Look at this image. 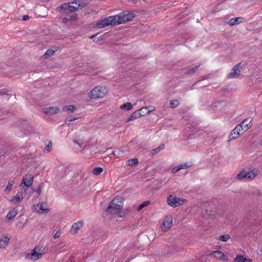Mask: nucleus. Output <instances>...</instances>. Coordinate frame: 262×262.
Wrapping results in <instances>:
<instances>
[{
  "mask_svg": "<svg viewBox=\"0 0 262 262\" xmlns=\"http://www.w3.org/2000/svg\"><path fill=\"white\" fill-rule=\"evenodd\" d=\"M124 199L121 196L115 197L109 204L106 209V212L109 214H115L119 217L125 216L121 211L123 208Z\"/></svg>",
  "mask_w": 262,
  "mask_h": 262,
  "instance_id": "f257e3e1",
  "label": "nucleus"
},
{
  "mask_svg": "<svg viewBox=\"0 0 262 262\" xmlns=\"http://www.w3.org/2000/svg\"><path fill=\"white\" fill-rule=\"evenodd\" d=\"M48 251V249L47 247L37 245L30 252L27 254L26 258L31 261H35L41 258Z\"/></svg>",
  "mask_w": 262,
  "mask_h": 262,
  "instance_id": "f03ea898",
  "label": "nucleus"
},
{
  "mask_svg": "<svg viewBox=\"0 0 262 262\" xmlns=\"http://www.w3.org/2000/svg\"><path fill=\"white\" fill-rule=\"evenodd\" d=\"M108 90L104 86L97 85L94 87L88 94L92 100H98L103 98L107 94Z\"/></svg>",
  "mask_w": 262,
  "mask_h": 262,
  "instance_id": "7ed1b4c3",
  "label": "nucleus"
},
{
  "mask_svg": "<svg viewBox=\"0 0 262 262\" xmlns=\"http://www.w3.org/2000/svg\"><path fill=\"white\" fill-rule=\"evenodd\" d=\"M259 173L257 169L251 170H243L237 174L235 179L239 181H251L253 180Z\"/></svg>",
  "mask_w": 262,
  "mask_h": 262,
  "instance_id": "20e7f679",
  "label": "nucleus"
},
{
  "mask_svg": "<svg viewBox=\"0 0 262 262\" xmlns=\"http://www.w3.org/2000/svg\"><path fill=\"white\" fill-rule=\"evenodd\" d=\"M113 16L116 25L124 24L131 20L134 17L133 13L128 11L122 12L118 15H113Z\"/></svg>",
  "mask_w": 262,
  "mask_h": 262,
  "instance_id": "39448f33",
  "label": "nucleus"
},
{
  "mask_svg": "<svg viewBox=\"0 0 262 262\" xmlns=\"http://www.w3.org/2000/svg\"><path fill=\"white\" fill-rule=\"evenodd\" d=\"M85 6V4L80 1H76L69 3L63 4L61 8L66 13L74 12L79 8Z\"/></svg>",
  "mask_w": 262,
  "mask_h": 262,
  "instance_id": "423d86ee",
  "label": "nucleus"
},
{
  "mask_svg": "<svg viewBox=\"0 0 262 262\" xmlns=\"http://www.w3.org/2000/svg\"><path fill=\"white\" fill-rule=\"evenodd\" d=\"M32 210L35 213L45 214L49 212L50 209L48 207L47 203L42 202L33 205Z\"/></svg>",
  "mask_w": 262,
  "mask_h": 262,
  "instance_id": "0eeeda50",
  "label": "nucleus"
},
{
  "mask_svg": "<svg viewBox=\"0 0 262 262\" xmlns=\"http://www.w3.org/2000/svg\"><path fill=\"white\" fill-rule=\"evenodd\" d=\"M115 21L113 16H110L99 20L95 25L97 28L102 29L108 26H115Z\"/></svg>",
  "mask_w": 262,
  "mask_h": 262,
  "instance_id": "6e6552de",
  "label": "nucleus"
},
{
  "mask_svg": "<svg viewBox=\"0 0 262 262\" xmlns=\"http://www.w3.org/2000/svg\"><path fill=\"white\" fill-rule=\"evenodd\" d=\"M167 204L171 207L175 208L186 203V200L183 198L169 195L167 200Z\"/></svg>",
  "mask_w": 262,
  "mask_h": 262,
  "instance_id": "1a4fd4ad",
  "label": "nucleus"
},
{
  "mask_svg": "<svg viewBox=\"0 0 262 262\" xmlns=\"http://www.w3.org/2000/svg\"><path fill=\"white\" fill-rule=\"evenodd\" d=\"M172 216L168 214L166 215L163 219V224L161 227L162 230L164 231H167L170 229L172 226Z\"/></svg>",
  "mask_w": 262,
  "mask_h": 262,
  "instance_id": "9d476101",
  "label": "nucleus"
},
{
  "mask_svg": "<svg viewBox=\"0 0 262 262\" xmlns=\"http://www.w3.org/2000/svg\"><path fill=\"white\" fill-rule=\"evenodd\" d=\"M244 132L242 130V127L241 125H236L235 128L231 132L229 135V140L237 138L241 135Z\"/></svg>",
  "mask_w": 262,
  "mask_h": 262,
  "instance_id": "9b49d317",
  "label": "nucleus"
},
{
  "mask_svg": "<svg viewBox=\"0 0 262 262\" xmlns=\"http://www.w3.org/2000/svg\"><path fill=\"white\" fill-rule=\"evenodd\" d=\"M25 196V191L18 192L15 195L13 196L9 202L13 205H17L20 203Z\"/></svg>",
  "mask_w": 262,
  "mask_h": 262,
  "instance_id": "f8f14e48",
  "label": "nucleus"
},
{
  "mask_svg": "<svg viewBox=\"0 0 262 262\" xmlns=\"http://www.w3.org/2000/svg\"><path fill=\"white\" fill-rule=\"evenodd\" d=\"M210 256L220 260H228L227 256L220 250L212 251Z\"/></svg>",
  "mask_w": 262,
  "mask_h": 262,
  "instance_id": "ddd939ff",
  "label": "nucleus"
},
{
  "mask_svg": "<svg viewBox=\"0 0 262 262\" xmlns=\"http://www.w3.org/2000/svg\"><path fill=\"white\" fill-rule=\"evenodd\" d=\"M33 181V177L31 174L26 175L22 180L21 183L19 185V187L21 188L23 185L26 186L27 187H30Z\"/></svg>",
  "mask_w": 262,
  "mask_h": 262,
  "instance_id": "4468645a",
  "label": "nucleus"
},
{
  "mask_svg": "<svg viewBox=\"0 0 262 262\" xmlns=\"http://www.w3.org/2000/svg\"><path fill=\"white\" fill-rule=\"evenodd\" d=\"M241 67L240 64L235 65L232 69V71L228 74L227 77L229 78H237L240 75Z\"/></svg>",
  "mask_w": 262,
  "mask_h": 262,
  "instance_id": "2eb2a0df",
  "label": "nucleus"
},
{
  "mask_svg": "<svg viewBox=\"0 0 262 262\" xmlns=\"http://www.w3.org/2000/svg\"><path fill=\"white\" fill-rule=\"evenodd\" d=\"M83 225V221H79L74 223L70 229V232L72 234H75L77 233L79 230L82 227Z\"/></svg>",
  "mask_w": 262,
  "mask_h": 262,
  "instance_id": "dca6fc26",
  "label": "nucleus"
},
{
  "mask_svg": "<svg viewBox=\"0 0 262 262\" xmlns=\"http://www.w3.org/2000/svg\"><path fill=\"white\" fill-rule=\"evenodd\" d=\"M252 120L250 119H246L244 120L238 125H241L242 127V130L245 132L247 131L252 125Z\"/></svg>",
  "mask_w": 262,
  "mask_h": 262,
  "instance_id": "f3484780",
  "label": "nucleus"
},
{
  "mask_svg": "<svg viewBox=\"0 0 262 262\" xmlns=\"http://www.w3.org/2000/svg\"><path fill=\"white\" fill-rule=\"evenodd\" d=\"M59 112V108L57 106H51L43 109V112L47 115H53Z\"/></svg>",
  "mask_w": 262,
  "mask_h": 262,
  "instance_id": "a211bd4d",
  "label": "nucleus"
},
{
  "mask_svg": "<svg viewBox=\"0 0 262 262\" xmlns=\"http://www.w3.org/2000/svg\"><path fill=\"white\" fill-rule=\"evenodd\" d=\"M244 18L241 17H234L231 19H230L228 22L227 24L230 26H233L235 25L239 24L242 22H243Z\"/></svg>",
  "mask_w": 262,
  "mask_h": 262,
  "instance_id": "6ab92c4d",
  "label": "nucleus"
},
{
  "mask_svg": "<svg viewBox=\"0 0 262 262\" xmlns=\"http://www.w3.org/2000/svg\"><path fill=\"white\" fill-rule=\"evenodd\" d=\"M148 107L144 106L141 108L135 111L136 114H137L138 118H140L141 117L147 115L149 114V111H148Z\"/></svg>",
  "mask_w": 262,
  "mask_h": 262,
  "instance_id": "aec40b11",
  "label": "nucleus"
},
{
  "mask_svg": "<svg viewBox=\"0 0 262 262\" xmlns=\"http://www.w3.org/2000/svg\"><path fill=\"white\" fill-rule=\"evenodd\" d=\"M17 214V210H16L15 208L11 209L8 212V213L6 216V220L8 222L12 221L16 216Z\"/></svg>",
  "mask_w": 262,
  "mask_h": 262,
  "instance_id": "412c9836",
  "label": "nucleus"
},
{
  "mask_svg": "<svg viewBox=\"0 0 262 262\" xmlns=\"http://www.w3.org/2000/svg\"><path fill=\"white\" fill-rule=\"evenodd\" d=\"M10 238L7 236H4L0 239V248H5L8 245Z\"/></svg>",
  "mask_w": 262,
  "mask_h": 262,
  "instance_id": "4be33fe9",
  "label": "nucleus"
},
{
  "mask_svg": "<svg viewBox=\"0 0 262 262\" xmlns=\"http://www.w3.org/2000/svg\"><path fill=\"white\" fill-rule=\"evenodd\" d=\"M233 261L234 262H252L251 259L245 258L241 255H237Z\"/></svg>",
  "mask_w": 262,
  "mask_h": 262,
  "instance_id": "5701e85b",
  "label": "nucleus"
},
{
  "mask_svg": "<svg viewBox=\"0 0 262 262\" xmlns=\"http://www.w3.org/2000/svg\"><path fill=\"white\" fill-rule=\"evenodd\" d=\"M76 109V107L74 105H68L63 107V111L67 113L73 112Z\"/></svg>",
  "mask_w": 262,
  "mask_h": 262,
  "instance_id": "b1692460",
  "label": "nucleus"
},
{
  "mask_svg": "<svg viewBox=\"0 0 262 262\" xmlns=\"http://www.w3.org/2000/svg\"><path fill=\"white\" fill-rule=\"evenodd\" d=\"M133 108V105L130 102H126L120 106V109L126 110L127 111L131 110Z\"/></svg>",
  "mask_w": 262,
  "mask_h": 262,
  "instance_id": "393cba45",
  "label": "nucleus"
},
{
  "mask_svg": "<svg viewBox=\"0 0 262 262\" xmlns=\"http://www.w3.org/2000/svg\"><path fill=\"white\" fill-rule=\"evenodd\" d=\"M138 118H139L138 116L136 114V112L135 111L130 115L129 116V117L127 118L126 122H129L130 121H133Z\"/></svg>",
  "mask_w": 262,
  "mask_h": 262,
  "instance_id": "a878e982",
  "label": "nucleus"
},
{
  "mask_svg": "<svg viewBox=\"0 0 262 262\" xmlns=\"http://www.w3.org/2000/svg\"><path fill=\"white\" fill-rule=\"evenodd\" d=\"M55 52V50L53 49H48L43 55L45 58H48L52 56Z\"/></svg>",
  "mask_w": 262,
  "mask_h": 262,
  "instance_id": "bb28decb",
  "label": "nucleus"
},
{
  "mask_svg": "<svg viewBox=\"0 0 262 262\" xmlns=\"http://www.w3.org/2000/svg\"><path fill=\"white\" fill-rule=\"evenodd\" d=\"M52 143L50 141H48L46 143V146L42 148L44 152H49L51 150L52 147Z\"/></svg>",
  "mask_w": 262,
  "mask_h": 262,
  "instance_id": "cd10ccee",
  "label": "nucleus"
},
{
  "mask_svg": "<svg viewBox=\"0 0 262 262\" xmlns=\"http://www.w3.org/2000/svg\"><path fill=\"white\" fill-rule=\"evenodd\" d=\"M138 163V160L137 158L129 159L126 161V163L128 166H133Z\"/></svg>",
  "mask_w": 262,
  "mask_h": 262,
  "instance_id": "c85d7f7f",
  "label": "nucleus"
},
{
  "mask_svg": "<svg viewBox=\"0 0 262 262\" xmlns=\"http://www.w3.org/2000/svg\"><path fill=\"white\" fill-rule=\"evenodd\" d=\"M150 204V201H146L143 202L142 203H141L137 208V211H140L144 207L148 206Z\"/></svg>",
  "mask_w": 262,
  "mask_h": 262,
  "instance_id": "c756f323",
  "label": "nucleus"
},
{
  "mask_svg": "<svg viewBox=\"0 0 262 262\" xmlns=\"http://www.w3.org/2000/svg\"><path fill=\"white\" fill-rule=\"evenodd\" d=\"M164 148V144L161 145L159 146H158L157 148L152 149L151 151V154L152 155L156 154L160 152L161 150H162Z\"/></svg>",
  "mask_w": 262,
  "mask_h": 262,
  "instance_id": "7c9ffc66",
  "label": "nucleus"
},
{
  "mask_svg": "<svg viewBox=\"0 0 262 262\" xmlns=\"http://www.w3.org/2000/svg\"><path fill=\"white\" fill-rule=\"evenodd\" d=\"M191 166V164L190 163H182L178 165L180 170L187 169L190 167Z\"/></svg>",
  "mask_w": 262,
  "mask_h": 262,
  "instance_id": "2f4dec72",
  "label": "nucleus"
},
{
  "mask_svg": "<svg viewBox=\"0 0 262 262\" xmlns=\"http://www.w3.org/2000/svg\"><path fill=\"white\" fill-rule=\"evenodd\" d=\"M103 171V168L101 167H96L93 170V173L95 175L98 176Z\"/></svg>",
  "mask_w": 262,
  "mask_h": 262,
  "instance_id": "473e14b6",
  "label": "nucleus"
},
{
  "mask_svg": "<svg viewBox=\"0 0 262 262\" xmlns=\"http://www.w3.org/2000/svg\"><path fill=\"white\" fill-rule=\"evenodd\" d=\"M98 34H96L95 35H93L91 37V38L94 41L97 42L99 40H101L103 39V36L100 35L98 36Z\"/></svg>",
  "mask_w": 262,
  "mask_h": 262,
  "instance_id": "72a5a7b5",
  "label": "nucleus"
},
{
  "mask_svg": "<svg viewBox=\"0 0 262 262\" xmlns=\"http://www.w3.org/2000/svg\"><path fill=\"white\" fill-rule=\"evenodd\" d=\"M230 238V236L228 234H225L219 237V239L223 242H227Z\"/></svg>",
  "mask_w": 262,
  "mask_h": 262,
  "instance_id": "f704fd0d",
  "label": "nucleus"
},
{
  "mask_svg": "<svg viewBox=\"0 0 262 262\" xmlns=\"http://www.w3.org/2000/svg\"><path fill=\"white\" fill-rule=\"evenodd\" d=\"M200 66H196L192 68H190L187 71V74H192L194 73L199 68Z\"/></svg>",
  "mask_w": 262,
  "mask_h": 262,
  "instance_id": "c9c22d12",
  "label": "nucleus"
},
{
  "mask_svg": "<svg viewBox=\"0 0 262 262\" xmlns=\"http://www.w3.org/2000/svg\"><path fill=\"white\" fill-rule=\"evenodd\" d=\"M170 106L171 108H174L179 104V102L177 100H172L170 102Z\"/></svg>",
  "mask_w": 262,
  "mask_h": 262,
  "instance_id": "e433bc0d",
  "label": "nucleus"
},
{
  "mask_svg": "<svg viewBox=\"0 0 262 262\" xmlns=\"http://www.w3.org/2000/svg\"><path fill=\"white\" fill-rule=\"evenodd\" d=\"M12 187H13V183L12 182H9L8 184V185L6 186V187L5 189V191L10 192L11 190Z\"/></svg>",
  "mask_w": 262,
  "mask_h": 262,
  "instance_id": "4c0bfd02",
  "label": "nucleus"
},
{
  "mask_svg": "<svg viewBox=\"0 0 262 262\" xmlns=\"http://www.w3.org/2000/svg\"><path fill=\"white\" fill-rule=\"evenodd\" d=\"M61 234V230L59 229L54 233L53 237L55 239H56L59 238Z\"/></svg>",
  "mask_w": 262,
  "mask_h": 262,
  "instance_id": "58836bf2",
  "label": "nucleus"
},
{
  "mask_svg": "<svg viewBox=\"0 0 262 262\" xmlns=\"http://www.w3.org/2000/svg\"><path fill=\"white\" fill-rule=\"evenodd\" d=\"M77 14H73L71 15L69 18V20L70 21H76L77 19Z\"/></svg>",
  "mask_w": 262,
  "mask_h": 262,
  "instance_id": "ea45409f",
  "label": "nucleus"
},
{
  "mask_svg": "<svg viewBox=\"0 0 262 262\" xmlns=\"http://www.w3.org/2000/svg\"><path fill=\"white\" fill-rule=\"evenodd\" d=\"M180 170L179 166H176V167H174L172 168V170H171V172L173 173V174H175L177 172H178Z\"/></svg>",
  "mask_w": 262,
  "mask_h": 262,
  "instance_id": "a19ab883",
  "label": "nucleus"
},
{
  "mask_svg": "<svg viewBox=\"0 0 262 262\" xmlns=\"http://www.w3.org/2000/svg\"><path fill=\"white\" fill-rule=\"evenodd\" d=\"M76 118H67L66 120H65V122L66 123H69L70 122L72 121H74L75 120H76Z\"/></svg>",
  "mask_w": 262,
  "mask_h": 262,
  "instance_id": "79ce46f5",
  "label": "nucleus"
},
{
  "mask_svg": "<svg viewBox=\"0 0 262 262\" xmlns=\"http://www.w3.org/2000/svg\"><path fill=\"white\" fill-rule=\"evenodd\" d=\"M147 107H148V111H149V114L150 113V112L154 111L155 110V107L154 106H149Z\"/></svg>",
  "mask_w": 262,
  "mask_h": 262,
  "instance_id": "37998d69",
  "label": "nucleus"
},
{
  "mask_svg": "<svg viewBox=\"0 0 262 262\" xmlns=\"http://www.w3.org/2000/svg\"><path fill=\"white\" fill-rule=\"evenodd\" d=\"M74 142L75 143V144H78L80 147H81L82 145H83V143L81 141L80 142H79L78 140H74Z\"/></svg>",
  "mask_w": 262,
  "mask_h": 262,
  "instance_id": "c03bdc74",
  "label": "nucleus"
},
{
  "mask_svg": "<svg viewBox=\"0 0 262 262\" xmlns=\"http://www.w3.org/2000/svg\"><path fill=\"white\" fill-rule=\"evenodd\" d=\"M29 17L27 15H24L23 17V18H22L23 20H24V21L28 20H29Z\"/></svg>",
  "mask_w": 262,
  "mask_h": 262,
  "instance_id": "a18cd8bd",
  "label": "nucleus"
},
{
  "mask_svg": "<svg viewBox=\"0 0 262 262\" xmlns=\"http://www.w3.org/2000/svg\"><path fill=\"white\" fill-rule=\"evenodd\" d=\"M69 20V18H68L66 17H64L62 19V22L64 24L67 23Z\"/></svg>",
  "mask_w": 262,
  "mask_h": 262,
  "instance_id": "49530a36",
  "label": "nucleus"
},
{
  "mask_svg": "<svg viewBox=\"0 0 262 262\" xmlns=\"http://www.w3.org/2000/svg\"><path fill=\"white\" fill-rule=\"evenodd\" d=\"M41 192V188L39 187V188H38V195H40Z\"/></svg>",
  "mask_w": 262,
  "mask_h": 262,
  "instance_id": "de8ad7c7",
  "label": "nucleus"
},
{
  "mask_svg": "<svg viewBox=\"0 0 262 262\" xmlns=\"http://www.w3.org/2000/svg\"><path fill=\"white\" fill-rule=\"evenodd\" d=\"M259 144L262 145V139L260 140Z\"/></svg>",
  "mask_w": 262,
  "mask_h": 262,
  "instance_id": "09e8293b",
  "label": "nucleus"
}]
</instances>
